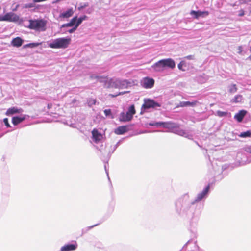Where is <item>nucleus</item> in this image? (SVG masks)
Here are the masks:
<instances>
[{
  "label": "nucleus",
  "mask_w": 251,
  "mask_h": 251,
  "mask_svg": "<svg viewBox=\"0 0 251 251\" xmlns=\"http://www.w3.org/2000/svg\"><path fill=\"white\" fill-rule=\"evenodd\" d=\"M227 112L221 111L220 110H218L216 112V115L220 117L226 116L227 115Z\"/></svg>",
  "instance_id": "2f4dec72"
},
{
  "label": "nucleus",
  "mask_w": 251,
  "mask_h": 251,
  "mask_svg": "<svg viewBox=\"0 0 251 251\" xmlns=\"http://www.w3.org/2000/svg\"><path fill=\"white\" fill-rule=\"evenodd\" d=\"M173 132L180 136L190 139L192 136L185 130L180 128L178 126H172Z\"/></svg>",
  "instance_id": "6e6552de"
},
{
  "label": "nucleus",
  "mask_w": 251,
  "mask_h": 251,
  "mask_svg": "<svg viewBox=\"0 0 251 251\" xmlns=\"http://www.w3.org/2000/svg\"><path fill=\"white\" fill-rule=\"evenodd\" d=\"M104 113L106 117H109L111 119L114 118V116L112 114L111 109H105L104 110Z\"/></svg>",
  "instance_id": "c756f323"
},
{
  "label": "nucleus",
  "mask_w": 251,
  "mask_h": 251,
  "mask_svg": "<svg viewBox=\"0 0 251 251\" xmlns=\"http://www.w3.org/2000/svg\"><path fill=\"white\" fill-rule=\"evenodd\" d=\"M133 118L128 113L122 112L120 114L119 120L121 122H128L132 120Z\"/></svg>",
  "instance_id": "dca6fc26"
},
{
  "label": "nucleus",
  "mask_w": 251,
  "mask_h": 251,
  "mask_svg": "<svg viewBox=\"0 0 251 251\" xmlns=\"http://www.w3.org/2000/svg\"><path fill=\"white\" fill-rule=\"evenodd\" d=\"M210 184H208L202 190L198 193L196 197L193 200L197 207L201 201H204L208 197L210 191Z\"/></svg>",
  "instance_id": "7ed1b4c3"
},
{
  "label": "nucleus",
  "mask_w": 251,
  "mask_h": 251,
  "mask_svg": "<svg viewBox=\"0 0 251 251\" xmlns=\"http://www.w3.org/2000/svg\"><path fill=\"white\" fill-rule=\"evenodd\" d=\"M3 18H4V15H3V16L0 15V21H5V20L3 19Z\"/></svg>",
  "instance_id": "c03bdc74"
},
{
  "label": "nucleus",
  "mask_w": 251,
  "mask_h": 251,
  "mask_svg": "<svg viewBox=\"0 0 251 251\" xmlns=\"http://www.w3.org/2000/svg\"><path fill=\"white\" fill-rule=\"evenodd\" d=\"M23 40L19 37L14 38L11 41V44L13 46L16 47H20L22 46Z\"/></svg>",
  "instance_id": "4be33fe9"
},
{
  "label": "nucleus",
  "mask_w": 251,
  "mask_h": 251,
  "mask_svg": "<svg viewBox=\"0 0 251 251\" xmlns=\"http://www.w3.org/2000/svg\"><path fill=\"white\" fill-rule=\"evenodd\" d=\"M193 219L196 220V221H195V224H196L197 223V222L198 221V219L197 218H195V217H194Z\"/></svg>",
  "instance_id": "de8ad7c7"
},
{
  "label": "nucleus",
  "mask_w": 251,
  "mask_h": 251,
  "mask_svg": "<svg viewBox=\"0 0 251 251\" xmlns=\"http://www.w3.org/2000/svg\"><path fill=\"white\" fill-rule=\"evenodd\" d=\"M29 117V116L26 114L21 115L19 116H14L12 117V123L14 126H17Z\"/></svg>",
  "instance_id": "1a4fd4ad"
},
{
  "label": "nucleus",
  "mask_w": 251,
  "mask_h": 251,
  "mask_svg": "<svg viewBox=\"0 0 251 251\" xmlns=\"http://www.w3.org/2000/svg\"><path fill=\"white\" fill-rule=\"evenodd\" d=\"M150 126H156L157 127L162 126L164 127H167L168 123L163 122H151L148 123Z\"/></svg>",
  "instance_id": "5701e85b"
},
{
  "label": "nucleus",
  "mask_w": 251,
  "mask_h": 251,
  "mask_svg": "<svg viewBox=\"0 0 251 251\" xmlns=\"http://www.w3.org/2000/svg\"><path fill=\"white\" fill-rule=\"evenodd\" d=\"M46 25V21L43 19L31 20L29 21V27L32 29L43 31L45 30Z\"/></svg>",
  "instance_id": "39448f33"
},
{
  "label": "nucleus",
  "mask_w": 251,
  "mask_h": 251,
  "mask_svg": "<svg viewBox=\"0 0 251 251\" xmlns=\"http://www.w3.org/2000/svg\"><path fill=\"white\" fill-rule=\"evenodd\" d=\"M126 112L129 113V114L133 118V115L135 114V110L134 105H131Z\"/></svg>",
  "instance_id": "cd10ccee"
},
{
  "label": "nucleus",
  "mask_w": 251,
  "mask_h": 251,
  "mask_svg": "<svg viewBox=\"0 0 251 251\" xmlns=\"http://www.w3.org/2000/svg\"><path fill=\"white\" fill-rule=\"evenodd\" d=\"M161 105L153 100L145 99L144 103L142 105V109L144 110L149 109L150 108H155L160 107Z\"/></svg>",
  "instance_id": "423d86ee"
},
{
  "label": "nucleus",
  "mask_w": 251,
  "mask_h": 251,
  "mask_svg": "<svg viewBox=\"0 0 251 251\" xmlns=\"http://www.w3.org/2000/svg\"><path fill=\"white\" fill-rule=\"evenodd\" d=\"M41 44V43H29V44L24 45V48L28 47V48H33L39 46Z\"/></svg>",
  "instance_id": "bb28decb"
},
{
  "label": "nucleus",
  "mask_w": 251,
  "mask_h": 251,
  "mask_svg": "<svg viewBox=\"0 0 251 251\" xmlns=\"http://www.w3.org/2000/svg\"><path fill=\"white\" fill-rule=\"evenodd\" d=\"M163 62L162 59L159 60V61L154 63L152 66V68H153L155 71L157 72H161L164 69V66H163Z\"/></svg>",
  "instance_id": "aec40b11"
},
{
  "label": "nucleus",
  "mask_w": 251,
  "mask_h": 251,
  "mask_svg": "<svg viewBox=\"0 0 251 251\" xmlns=\"http://www.w3.org/2000/svg\"><path fill=\"white\" fill-rule=\"evenodd\" d=\"M249 44H251V40L250 41V42H249ZM249 50H250V52H251V45H250V46Z\"/></svg>",
  "instance_id": "49530a36"
},
{
  "label": "nucleus",
  "mask_w": 251,
  "mask_h": 251,
  "mask_svg": "<svg viewBox=\"0 0 251 251\" xmlns=\"http://www.w3.org/2000/svg\"><path fill=\"white\" fill-rule=\"evenodd\" d=\"M247 111L246 110H241L235 115L234 119H236L238 122H241L242 121Z\"/></svg>",
  "instance_id": "6ab92c4d"
},
{
  "label": "nucleus",
  "mask_w": 251,
  "mask_h": 251,
  "mask_svg": "<svg viewBox=\"0 0 251 251\" xmlns=\"http://www.w3.org/2000/svg\"><path fill=\"white\" fill-rule=\"evenodd\" d=\"M104 168H105V170L106 173L107 174V176L108 178V179L109 180V179H110V178H109V176H108V171H107V169H106V164H105V165H104Z\"/></svg>",
  "instance_id": "37998d69"
},
{
  "label": "nucleus",
  "mask_w": 251,
  "mask_h": 251,
  "mask_svg": "<svg viewBox=\"0 0 251 251\" xmlns=\"http://www.w3.org/2000/svg\"><path fill=\"white\" fill-rule=\"evenodd\" d=\"M87 104H88V106L90 107H91L93 105L95 104L96 100L95 99L90 98L87 100Z\"/></svg>",
  "instance_id": "7c9ffc66"
},
{
  "label": "nucleus",
  "mask_w": 251,
  "mask_h": 251,
  "mask_svg": "<svg viewBox=\"0 0 251 251\" xmlns=\"http://www.w3.org/2000/svg\"><path fill=\"white\" fill-rule=\"evenodd\" d=\"M163 66L164 68L165 67H168L172 69L175 67L176 64L175 61L171 58L162 59Z\"/></svg>",
  "instance_id": "4468645a"
},
{
  "label": "nucleus",
  "mask_w": 251,
  "mask_h": 251,
  "mask_svg": "<svg viewBox=\"0 0 251 251\" xmlns=\"http://www.w3.org/2000/svg\"><path fill=\"white\" fill-rule=\"evenodd\" d=\"M92 134L93 141L96 143H98L103 138L102 134L97 129H94L92 130Z\"/></svg>",
  "instance_id": "f8f14e48"
},
{
  "label": "nucleus",
  "mask_w": 251,
  "mask_h": 251,
  "mask_svg": "<svg viewBox=\"0 0 251 251\" xmlns=\"http://www.w3.org/2000/svg\"><path fill=\"white\" fill-rule=\"evenodd\" d=\"M209 14V12L207 11H201L200 10H192L190 12V14L195 19H198L201 17H205L206 16H208Z\"/></svg>",
  "instance_id": "9b49d317"
},
{
  "label": "nucleus",
  "mask_w": 251,
  "mask_h": 251,
  "mask_svg": "<svg viewBox=\"0 0 251 251\" xmlns=\"http://www.w3.org/2000/svg\"><path fill=\"white\" fill-rule=\"evenodd\" d=\"M175 209L177 214L181 217L191 216L197 211V207L188 193L177 198L174 202Z\"/></svg>",
  "instance_id": "f257e3e1"
},
{
  "label": "nucleus",
  "mask_w": 251,
  "mask_h": 251,
  "mask_svg": "<svg viewBox=\"0 0 251 251\" xmlns=\"http://www.w3.org/2000/svg\"><path fill=\"white\" fill-rule=\"evenodd\" d=\"M229 91L231 93H234L237 91V88L235 84H232L229 87Z\"/></svg>",
  "instance_id": "473e14b6"
},
{
  "label": "nucleus",
  "mask_w": 251,
  "mask_h": 251,
  "mask_svg": "<svg viewBox=\"0 0 251 251\" xmlns=\"http://www.w3.org/2000/svg\"><path fill=\"white\" fill-rule=\"evenodd\" d=\"M71 42L69 37L58 38L53 40L49 44V46L53 49H65Z\"/></svg>",
  "instance_id": "f03ea898"
},
{
  "label": "nucleus",
  "mask_w": 251,
  "mask_h": 251,
  "mask_svg": "<svg viewBox=\"0 0 251 251\" xmlns=\"http://www.w3.org/2000/svg\"><path fill=\"white\" fill-rule=\"evenodd\" d=\"M185 58L189 60H193L194 59V55H190L187 56Z\"/></svg>",
  "instance_id": "79ce46f5"
},
{
  "label": "nucleus",
  "mask_w": 251,
  "mask_h": 251,
  "mask_svg": "<svg viewBox=\"0 0 251 251\" xmlns=\"http://www.w3.org/2000/svg\"><path fill=\"white\" fill-rule=\"evenodd\" d=\"M23 111L22 108H18L16 107H13L7 109L6 115L10 116L14 114L21 113Z\"/></svg>",
  "instance_id": "2eb2a0df"
},
{
  "label": "nucleus",
  "mask_w": 251,
  "mask_h": 251,
  "mask_svg": "<svg viewBox=\"0 0 251 251\" xmlns=\"http://www.w3.org/2000/svg\"><path fill=\"white\" fill-rule=\"evenodd\" d=\"M242 100V96L240 95H238L234 97V98L231 101L232 102L238 103L241 102Z\"/></svg>",
  "instance_id": "c85d7f7f"
},
{
  "label": "nucleus",
  "mask_w": 251,
  "mask_h": 251,
  "mask_svg": "<svg viewBox=\"0 0 251 251\" xmlns=\"http://www.w3.org/2000/svg\"><path fill=\"white\" fill-rule=\"evenodd\" d=\"M3 123H4V124H5V125L7 127H11L9 123L8 118H4L3 119Z\"/></svg>",
  "instance_id": "e433bc0d"
},
{
  "label": "nucleus",
  "mask_w": 251,
  "mask_h": 251,
  "mask_svg": "<svg viewBox=\"0 0 251 251\" xmlns=\"http://www.w3.org/2000/svg\"><path fill=\"white\" fill-rule=\"evenodd\" d=\"M154 84V80L153 78L145 77L141 81V86L146 89L151 88Z\"/></svg>",
  "instance_id": "0eeeda50"
},
{
  "label": "nucleus",
  "mask_w": 251,
  "mask_h": 251,
  "mask_svg": "<svg viewBox=\"0 0 251 251\" xmlns=\"http://www.w3.org/2000/svg\"><path fill=\"white\" fill-rule=\"evenodd\" d=\"M87 18V16L86 15H83L82 16L80 17L79 18H77L76 20V23L75 24V25L76 26L78 27L79 25L82 23V22L86 20Z\"/></svg>",
  "instance_id": "393cba45"
},
{
  "label": "nucleus",
  "mask_w": 251,
  "mask_h": 251,
  "mask_svg": "<svg viewBox=\"0 0 251 251\" xmlns=\"http://www.w3.org/2000/svg\"><path fill=\"white\" fill-rule=\"evenodd\" d=\"M197 103H198V102L197 101H194L192 102L181 101L177 105V107H187V106L194 107L196 105Z\"/></svg>",
  "instance_id": "f3484780"
},
{
  "label": "nucleus",
  "mask_w": 251,
  "mask_h": 251,
  "mask_svg": "<svg viewBox=\"0 0 251 251\" xmlns=\"http://www.w3.org/2000/svg\"><path fill=\"white\" fill-rule=\"evenodd\" d=\"M77 27H78L76 26V25H75V26L74 27H73L72 28L68 30L67 31L64 32V33H66L67 32H69L70 33H72L74 32L76 30Z\"/></svg>",
  "instance_id": "c9c22d12"
},
{
  "label": "nucleus",
  "mask_w": 251,
  "mask_h": 251,
  "mask_svg": "<svg viewBox=\"0 0 251 251\" xmlns=\"http://www.w3.org/2000/svg\"><path fill=\"white\" fill-rule=\"evenodd\" d=\"M73 27V26H72V24L70 22H69L68 23L63 24L61 25V28H65V27Z\"/></svg>",
  "instance_id": "4c0bfd02"
},
{
  "label": "nucleus",
  "mask_w": 251,
  "mask_h": 251,
  "mask_svg": "<svg viewBox=\"0 0 251 251\" xmlns=\"http://www.w3.org/2000/svg\"><path fill=\"white\" fill-rule=\"evenodd\" d=\"M119 143H120V141L118 142L116 144H115L113 147V149L112 150V151H109V153H108V155H109L110 156L112 154V153H113L114 152V151L116 150V149L117 148V147H118L119 145Z\"/></svg>",
  "instance_id": "72a5a7b5"
},
{
  "label": "nucleus",
  "mask_w": 251,
  "mask_h": 251,
  "mask_svg": "<svg viewBox=\"0 0 251 251\" xmlns=\"http://www.w3.org/2000/svg\"><path fill=\"white\" fill-rule=\"evenodd\" d=\"M77 247L76 242L72 244H67L61 247L60 251H71L75 250Z\"/></svg>",
  "instance_id": "ddd939ff"
},
{
  "label": "nucleus",
  "mask_w": 251,
  "mask_h": 251,
  "mask_svg": "<svg viewBox=\"0 0 251 251\" xmlns=\"http://www.w3.org/2000/svg\"><path fill=\"white\" fill-rule=\"evenodd\" d=\"M74 14L73 8L68 9L66 11H64L60 14V18H68L71 17Z\"/></svg>",
  "instance_id": "a211bd4d"
},
{
  "label": "nucleus",
  "mask_w": 251,
  "mask_h": 251,
  "mask_svg": "<svg viewBox=\"0 0 251 251\" xmlns=\"http://www.w3.org/2000/svg\"><path fill=\"white\" fill-rule=\"evenodd\" d=\"M184 65V63L183 62H180L178 65V68L179 70L184 71V70L182 69V66Z\"/></svg>",
  "instance_id": "ea45409f"
},
{
  "label": "nucleus",
  "mask_w": 251,
  "mask_h": 251,
  "mask_svg": "<svg viewBox=\"0 0 251 251\" xmlns=\"http://www.w3.org/2000/svg\"><path fill=\"white\" fill-rule=\"evenodd\" d=\"M127 131V126H122L117 127L115 130V133L117 135H122Z\"/></svg>",
  "instance_id": "412c9836"
},
{
  "label": "nucleus",
  "mask_w": 251,
  "mask_h": 251,
  "mask_svg": "<svg viewBox=\"0 0 251 251\" xmlns=\"http://www.w3.org/2000/svg\"><path fill=\"white\" fill-rule=\"evenodd\" d=\"M248 59L251 61V54L248 57Z\"/></svg>",
  "instance_id": "09e8293b"
},
{
  "label": "nucleus",
  "mask_w": 251,
  "mask_h": 251,
  "mask_svg": "<svg viewBox=\"0 0 251 251\" xmlns=\"http://www.w3.org/2000/svg\"><path fill=\"white\" fill-rule=\"evenodd\" d=\"M3 19L8 22H17L19 17L14 13L9 12L4 15Z\"/></svg>",
  "instance_id": "9d476101"
},
{
  "label": "nucleus",
  "mask_w": 251,
  "mask_h": 251,
  "mask_svg": "<svg viewBox=\"0 0 251 251\" xmlns=\"http://www.w3.org/2000/svg\"><path fill=\"white\" fill-rule=\"evenodd\" d=\"M130 84L127 80L125 79H110L109 81V87L118 89H125Z\"/></svg>",
  "instance_id": "20e7f679"
},
{
  "label": "nucleus",
  "mask_w": 251,
  "mask_h": 251,
  "mask_svg": "<svg viewBox=\"0 0 251 251\" xmlns=\"http://www.w3.org/2000/svg\"><path fill=\"white\" fill-rule=\"evenodd\" d=\"M244 11H241V12H240V13L239 14V15L240 16H243V15H244Z\"/></svg>",
  "instance_id": "a18cd8bd"
},
{
  "label": "nucleus",
  "mask_w": 251,
  "mask_h": 251,
  "mask_svg": "<svg viewBox=\"0 0 251 251\" xmlns=\"http://www.w3.org/2000/svg\"><path fill=\"white\" fill-rule=\"evenodd\" d=\"M239 136L241 138L251 137V130H249L245 132H242L240 133Z\"/></svg>",
  "instance_id": "b1692460"
},
{
  "label": "nucleus",
  "mask_w": 251,
  "mask_h": 251,
  "mask_svg": "<svg viewBox=\"0 0 251 251\" xmlns=\"http://www.w3.org/2000/svg\"><path fill=\"white\" fill-rule=\"evenodd\" d=\"M193 242V243L194 245L196 244V241H193V240H189V241H187V242L184 245V246H183V248H185L186 246H187V245H188L189 244H190V243H192Z\"/></svg>",
  "instance_id": "a19ab883"
},
{
  "label": "nucleus",
  "mask_w": 251,
  "mask_h": 251,
  "mask_svg": "<svg viewBox=\"0 0 251 251\" xmlns=\"http://www.w3.org/2000/svg\"><path fill=\"white\" fill-rule=\"evenodd\" d=\"M90 77L92 79H96L99 81H100V82H103L104 81V79H105V77H102V76H99V75H94V74L91 75H90Z\"/></svg>",
  "instance_id": "a878e982"
},
{
  "label": "nucleus",
  "mask_w": 251,
  "mask_h": 251,
  "mask_svg": "<svg viewBox=\"0 0 251 251\" xmlns=\"http://www.w3.org/2000/svg\"><path fill=\"white\" fill-rule=\"evenodd\" d=\"M97 225H98V224H95L94 225H92L91 226H88L85 229H83V231H85V232H87V231H88L90 229H92V228L94 227L95 226H96Z\"/></svg>",
  "instance_id": "58836bf2"
},
{
  "label": "nucleus",
  "mask_w": 251,
  "mask_h": 251,
  "mask_svg": "<svg viewBox=\"0 0 251 251\" xmlns=\"http://www.w3.org/2000/svg\"><path fill=\"white\" fill-rule=\"evenodd\" d=\"M77 16L73 17L70 21V23L72 24V26L74 27L76 23Z\"/></svg>",
  "instance_id": "f704fd0d"
}]
</instances>
